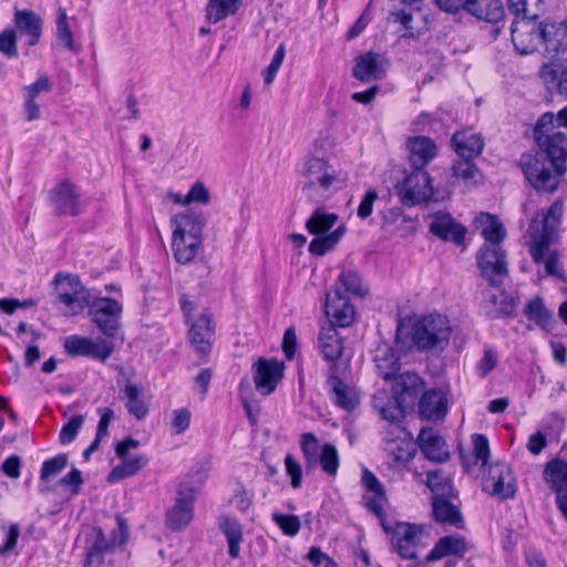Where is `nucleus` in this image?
Instances as JSON below:
<instances>
[{
	"label": "nucleus",
	"instance_id": "nucleus-34",
	"mask_svg": "<svg viewBox=\"0 0 567 567\" xmlns=\"http://www.w3.org/2000/svg\"><path fill=\"white\" fill-rule=\"evenodd\" d=\"M466 11L480 20L497 23L504 17V7L501 0H468Z\"/></svg>",
	"mask_w": 567,
	"mask_h": 567
},
{
	"label": "nucleus",
	"instance_id": "nucleus-14",
	"mask_svg": "<svg viewBox=\"0 0 567 567\" xmlns=\"http://www.w3.org/2000/svg\"><path fill=\"white\" fill-rule=\"evenodd\" d=\"M197 488L183 483L177 489L175 504L167 512V524L174 530L185 528L194 517V502Z\"/></svg>",
	"mask_w": 567,
	"mask_h": 567
},
{
	"label": "nucleus",
	"instance_id": "nucleus-28",
	"mask_svg": "<svg viewBox=\"0 0 567 567\" xmlns=\"http://www.w3.org/2000/svg\"><path fill=\"white\" fill-rule=\"evenodd\" d=\"M539 76L548 90L567 99V59L545 63Z\"/></svg>",
	"mask_w": 567,
	"mask_h": 567
},
{
	"label": "nucleus",
	"instance_id": "nucleus-46",
	"mask_svg": "<svg viewBox=\"0 0 567 567\" xmlns=\"http://www.w3.org/2000/svg\"><path fill=\"white\" fill-rule=\"evenodd\" d=\"M346 233V226L340 225L328 235H316L309 245V251L317 256H323L340 241Z\"/></svg>",
	"mask_w": 567,
	"mask_h": 567
},
{
	"label": "nucleus",
	"instance_id": "nucleus-6",
	"mask_svg": "<svg viewBox=\"0 0 567 567\" xmlns=\"http://www.w3.org/2000/svg\"><path fill=\"white\" fill-rule=\"evenodd\" d=\"M382 525L386 533L391 532L392 545L403 559H417V548L424 546L422 539L426 535L423 526L399 522L390 529L386 525Z\"/></svg>",
	"mask_w": 567,
	"mask_h": 567
},
{
	"label": "nucleus",
	"instance_id": "nucleus-3",
	"mask_svg": "<svg viewBox=\"0 0 567 567\" xmlns=\"http://www.w3.org/2000/svg\"><path fill=\"white\" fill-rule=\"evenodd\" d=\"M563 215V204L554 203L546 214L536 216L530 223L532 245L530 255L536 264H544L545 275L565 281L566 276L563 270L559 255L557 251H550L549 247L554 235L559 226Z\"/></svg>",
	"mask_w": 567,
	"mask_h": 567
},
{
	"label": "nucleus",
	"instance_id": "nucleus-41",
	"mask_svg": "<svg viewBox=\"0 0 567 567\" xmlns=\"http://www.w3.org/2000/svg\"><path fill=\"white\" fill-rule=\"evenodd\" d=\"M318 341L323 358L336 363L334 361L342 353V343L336 328L329 326L322 329L319 333Z\"/></svg>",
	"mask_w": 567,
	"mask_h": 567
},
{
	"label": "nucleus",
	"instance_id": "nucleus-18",
	"mask_svg": "<svg viewBox=\"0 0 567 567\" xmlns=\"http://www.w3.org/2000/svg\"><path fill=\"white\" fill-rule=\"evenodd\" d=\"M80 188L69 181L59 183L50 193V202L58 215L81 214Z\"/></svg>",
	"mask_w": 567,
	"mask_h": 567
},
{
	"label": "nucleus",
	"instance_id": "nucleus-33",
	"mask_svg": "<svg viewBox=\"0 0 567 567\" xmlns=\"http://www.w3.org/2000/svg\"><path fill=\"white\" fill-rule=\"evenodd\" d=\"M481 235L485 239L483 246H502V241L506 236V230L499 219L488 213H481L476 218Z\"/></svg>",
	"mask_w": 567,
	"mask_h": 567
},
{
	"label": "nucleus",
	"instance_id": "nucleus-43",
	"mask_svg": "<svg viewBox=\"0 0 567 567\" xmlns=\"http://www.w3.org/2000/svg\"><path fill=\"white\" fill-rule=\"evenodd\" d=\"M546 50L549 53L567 51V19L561 23H545Z\"/></svg>",
	"mask_w": 567,
	"mask_h": 567
},
{
	"label": "nucleus",
	"instance_id": "nucleus-59",
	"mask_svg": "<svg viewBox=\"0 0 567 567\" xmlns=\"http://www.w3.org/2000/svg\"><path fill=\"white\" fill-rule=\"evenodd\" d=\"M84 417L82 415L73 416L66 424L61 429L59 439L61 444H69L73 442L82 427Z\"/></svg>",
	"mask_w": 567,
	"mask_h": 567
},
{
	"label": "nucleus",
	"instance_id": "nucleus-45",
	"mask_svg": "<svg viewBox=\"0 0 567 567\" xmlns=\"http://www.w3.org/2000/svg\"><path fill=\"white\" fill-rule=\"evenodd\" d=\"M339 216L328 213L324 208H317L306 223L307 230L312 235H324L338 221Z\"/></svg>",
	"mask_w": 567,
	"mask_h": 567
},
{
	"label": "nucleus",
	"instance_id": "nucleus-52",
	"mask_svg": "<svg viewBox=\"0 0 567 567\" xmlns=\"http://www.w3.org/2000/svg\"><path fill=\"white\" fill-rule=\"evenodd\" d=\"M474 158H460L452 166L454 177L462 178L465 182L477 183L481 177L480 169L473 163Z\"/></svg>",
	"mask_w": 567,
	"mask_h": 567
},
{
	"label": "nucleus",
	"instance_id": "nucleus-61",
	"mask_svg": "<svg viewBox=\"0 0 567 567\" xmlns=\"http://www.w3.org/2000/svg\"><path fill=\"white\" fill-rule=\"evenodd\" d=\"M285 54H286L285 44L281 43L277 48V50L271 59L270 64L267 66V69L265 71L264 80H265L266 84H271L274 82V80L284 62Z\"/></svg>",
	"mask_w": 567,
	"mask_h": 567
},
{
	"label": "nucleus",
	"instance_id": "nucleus-57",
	"mask_svg": "<svg viewBox=\"0 0 567 567\" xmlns=\"http://www.w3.org/2000/svg\"><path fill=\"white\" fill-rule=\"evenodd\" d=\"M489 301L495 306L494 312L491 313L492 318L511 316L515 310L514 299L505 291H501L498 295H491Z\"/></svg>",
	"mask_w": 567,
	"mask_h": 567
},
{
	"label": "nucleus",
	"instance_id": "nucleus-12",
	"mask_svg": "<svg viewBox=\"0 0 567 567\" xmlns=\"http://www.w3.org/2000/svg\"><path fill=\"white\" fill-rule=\"evenodd\" d=\"M63 279L69 288H63V284H61V288L58 295V300L65 307L64 313L68 316H74L80 313L84 308H90L91 305V293L90 291L81 284L78 277H73L71 275L62 276L61 274L55 276V281L60 284V280Z\"/></svg>",
	"mask_w": 567,
	"mask_h": 567
},
{
	"label": "nucleus",
	"instance_id": "nucleus-27",
	"mask_svg": "<svg viewBox=\"0 0 567 567\" xmlns=\"http://www.w3.org/2000/svg\"><path fill=\"white\" fill-rule=\"evenodd\" d=\"M470 543L461 535L453 534L441 537L426 556L427 561L440 560L453 556L462 558L470 549Z\"/></svg>",
	"mask_w": 567,
	"mask_h": 567
},
{
	"label": "nucleus",
	"instance_id": "nucleus-23",
	"mask_svg": "<svg viewBox=\"0 0 567 567\" xmlns=\"http://www.w3.org/2000/svg\"><path fill=\"white\" fill-rule=\"evenodd\" d=\"M324 308L326 315L330 319V326L332 327L339 326L346 328L354 320V307L340 290L327 293Z\"/></svg>",
	"mask_w": 567,
	"mask_h": 567
},
{
	"label": "nucleus",
	"instance_id": "nucleus-40",
	"mask_svg": "<svg viewBox=\"0 0 567 567\" xmlns=\"http://www.w3.org/2000/svg\"><path fill=\"white\" fill-rule=\"evenodd\" d=\"M122 392V399L125 401V408L128 413L137 420H143L148 413V405L144 401L143 390L135 383L127 381Z\"/></svg>",
	"mask_w": 567,
	"mask_h": 567
},
{
	"label": "nucleus",
	"instance_id": "nucleus-2",
	"mask_svg": "<svg viewBox=\"0 0 567 567\" xmlns=\"http://www.w3.org/2000/svg\"><path fill=\"white\" fill-rule=\"evenodd\" d=\"M451 333L452 327L446 316L430 313L419 318L411 326L400 319L396 324L395 343L403 351L416 349L439 354L449 346Z\"/></svg>",
	"mask_w": 567,
	"mask_h": 567
},
{
	"label": "nucleus",
	"instance_id": "nucleus-32",
	"mask_svg": "<svg viewBox=\"0 0 567 567\" xmlns=\"http://www.w3.org/2000/svg\"><path fill=\"white\" fill-rule=\"evenodd\" d=\"M377 369L384 380L395 378L400 370V358L394 349L388 343H380L373 355Z\"/></svg>",
	"mask_w": 567,
	"mask_h": 567
},
{
	"label": "nucleus",
	"instance_id": "nucleus-47",
	"mask_svg": "<svg viewBox=\"0 0 567 567\" xmlns=\"http://www.w3.org/2000/svg\"><path fill=\"white\" fill-rule=\"evenodd\" d=\"M374 402L381 417L392 424H399L404 419L406 410H409L406 405H403V402L396 400L394 394L392 399L388 400V402L383 404L379 398H375Z\"/></svg>",
	"mask_w": 567,
	"mask_h": 567
},
{
	"label": "nucleus",
	"instance_id": "nucleus-19",
	"mask_svg": "<svg viewBox=\"0 0 567 567\" xmlns=\"http://www.w3.org/2000/svg\"><path fill=\"white\" fill-rule=\"evenodd\" d=\"M388 65L382 54L365 52L355 58L352 75L362 83L379 81L385 76Z\"/></svg>",
	"mask_w": 567,
	"mask_h": 567
},
{
	"label": "nucleus",
	"instance_id": "nucleus-20",
	"mask_svg": "<svg viewBox=\"0 0 567 567\" xmlns=\"http://www.w3.org/2000/svg\"><path fill=\"white\" fill-rule=\"evenodd\" d=\"M392 388L396 400L403 402L409 409H413L425 390V382L415 372L406 371L396 374Z\"/></svg>",
	"mask_w": 567,
	"mask_h": 567
},
{
	"label": "nucleus",
	"instance_id": "nucleus-21",
	"mask_svg": "<svg viewBox=\"0 0 567 567\" xmlns=\"http://www.w3.org/2000/svg\"><path fill=\"white\" fill-rule=\"evenodd\" d=\"M118 530L113 532L107 538L100 527L93 529V540L87 548V558L92 561L94 556H101L104 553L112 551L117 546L123 545L128 538V527L123 517L117 516Z\"/></svg>",
	"mask_w": 567,
	"mask_h": 567
},
{
	"label": "nucleus",
	"instance_id": "nucleus-31",
	"mask_svg": "<svg viewBox=\"0 0 567 567\" xmlns=\"http://www.w3.org/2000/svg\"><path fill=\"white\" fill-rule=\"evenodd\" d=\"M419 443L424 456L431 461L441 463L449 458L445 441L432 429H422L419 434Z\"/></svg>",
	"mask_w": 567,
	"mask_h": 567
},
{
	"label": "nucleus",
	"instance_id": "nucleus-50",
	"mask_svg": "<svg viewBox=\"0 0 567 567\" xmlns=\"http://www.w3.org/2000/svg\"><path fill=\"white\" fill-rule=\"evenodd\" d=\"M472 443L474 447V461L470 462L465 458L463 460V465L466 472H470L472 466L477 464L478 462L482 463V466H485L489 457V444L487 437L484 434H474L472 436Z\"/></svg>",
	"mask_w": 567,
	"mask_h": 567
},
{
	"label": "nucleus",
	"instance_id": "nucleus-39",
	"mask_svg": "<svg viewBox=\"0 0 567 567\" xmlns=\"http://www.w3.org/2000/svg\"><path fill=\"white\" fill-rule=\"evenodd\" d=\"M544 480L555 494L567 492V462L555 458L547 463Z\"/></svg>",
	"mask_w": 567,
	"mask_h": 567
},
{
	"label": "nucleus",
	"instance_id": "nucleus-10",
	"mask_svg": "<svg viewBox=\"0 0 567 567\" xmlns=\"http://www.w3.org/2000/svg\"><path fill=\"white\" fill-rule=\"evenodd\" d=\"M483 489L502 501L514 498L517 485L511 466L504 462L491 464L484 476Z\"/></svg>",
	"mask_w": 567,
	"mask_h": 567
},
{
	"label": "nucleus",
	"instance_id": "nucleus-7",
	"mask_svg": "<svg viewBox=\"0 0 567 567\" xmlns=\"http://www.w3.org/2000/svg\"><path fill=\"white\" fill-rule=\"evenodd\" d=\"M123 312L122 303L113 298L99 297L92 300L89 313L99 330L109 338H114L120 329Z\"/></svg>",
	"mask_w": 567,
	"mask_h": 567
},
{
	"label": "nucleus",
	"instance_id": "nucleus-42",
	"mask_svg": "<svg viewBox=\"0 0 567 567\" xmlns=\"http://www.w3.org/2000/svg\"><path fill=\"white\" fill-rule=\"evenodd\" d=\"M243 4V0H209L206 6L207 20L218 23L227 17L236 14Z\"/></svg>",
	"mask_w": 567,
	"mask_h": 567
},
{
	"label": "nucleus",
	"instance_id": "nucleus-29",
	"mask_svg": "<svg viewBox=\"0 0 567 567\" xmlns=\"http://www.w3.org/2000/svg\"><path fill=\"white\" fill-rule=\"evenodd\" d=\"M451 144L460 158L478 157L485 145L481 134L468 131L455 132L451 138Z\"/></svg>",
	"mask_w": 567,
	"mask_h": 567
},
{
	"label": "nucleus",
	"instance_id": "nucleus-49",
	"mask_svg": "<svg viewBox=\"0 0 567 567\" xmlns=\"http://www.w3.org/2000/svg\"><path fill=\"white\" fill-rule=\"evenodd\" d=\"M525 315L543 329H549L553 322V315L546 309L540 298H535L526 305Z\"/></svg>",
	"mask_w": 567,
	"mask_h": 567
},
{
	"label": "nucleus",
	"instance_id": "nucleus-38",
	"mask_svg": "<svg viewBox=\"0 0 567 567\" xmlns=\"http://www.w3.org/2000/svg\"><path fill=\"white\" fill-rule=\"evenodd\" d=\"M202 244L203 239H198V237L173 233L172 250L176 261L179 264H189L193 261Z\"/></svg>",
	"mask_w": 567,
	"mask_h": 567
},
{
	"label": "nucleus",
	"instance_id": "nucleus-26",
	"mask_svg": "<svg viewBox=\"0 0 567 567\" xmlns=\"http://www.w3.org/2000/svg\"><path fill=\"white\" fill-rule=\"evenodd\" d=\"M409 161L413 168L424 169L437 155L435 142L427 136H414L406 141Z\"/></svg>",
	"mask_w": 567,
	"mask_h": 567
},
{
	"label": "nucleus",
	"instance_id": "nucleus-13",
	"mask_svg": "<svg viewBox=\"0 0 567 567\" xmlns=\"http://www.w3.org/2000/svg\"><path fill=\"white\" fill-rule=\"evenodd\" d=\"M64 350L70 357H87L104 362L113 353L114 346L101 338L92 340L86 337L70 336L64 340Z\"/></svg>",
	"mask_w": 567,
	"mask_h": 567
},
{
	"label": "nucleus",
	"instance_id": "nucleus-30",
	"mask_svg": "<svg viewBox=\"0 0 567 567\" xmlns=\"http://www.w3.org/2000/svg\"><path fill=\"white\" fill-rule=\"evenodd\" d=\"M173 221L176 225L173 230L174 234L203 239V229L207 221V217L204 212L189 209L177 215Z\"/></svg>",
	"mask_w": 567,
	"mask_h": 567
},
{
	"label": "nucleus",
	"instance_id": "nucleus-58",
	"mask_svg": "<svg viewBox=\"0 0 567 567\" xmlns=\"http://www.w3.org/2000/svg\"><path fill=\"white\" fill-rule=\"evenodd\" d=\"M272 520L287 536L293 537L300 530V519L297 515L274 513Z\"/></svg>",
	"mask_w": 567,
	"mask_h": 567
},
{
	"label": "nucleus",
	"instance_id": "nucleus-56",
	"mask_svg": "<svg viewBox=\"0 0 567 567\" xmlns=\"http://www.w3.org/2000/svg\"><path fill=\"white\" fill-rule=\"evenodd\" d=\"M56 35L61 43L70 51L74 50L73 33L70 29L65 9L59 8L56 19Z\"/></svg>",
	"mask_w": 567,
	"mask_h": 567
},
{
	"label": "nucleus",
	"instance_id": "nucleus-35",
	"mask_svg": "<svg viewBox=\"0 0 567 567\" xmlns=\"http://www.w3.org/2000/svg\"><path fill=\"white\" fill-rule=\"evenodd\" d=\"M432 511L437 523L456 528L464 527L462 513L457 506L451 503L450 497L433 498Z\"/></svg>",
	"mask_w": 567,
	"mask_h": 567
},
{
	"label": "nucleus",
	"instance_id": "nucleus-15",
	"mask_svg": "<svg viewBox=\"0 0 567 567\" xmlns=\"http://www.w3.org/2000/svg\"><path fill=\"white\" fill-rule=\"evenodd\" d=\"M285 364L277 359L260 358L252 365L256 390L262 395L272 393L284 378Z\"/></svg>",
	"mask_w": 567,
	"mask_h": 567
},
{
	"label": "nucleus",
	"instance_id": "nucleus-1",
	"mask_svg": "<svg viewBox=\"0 0 567 567\" xmlns=\"http://www.w3.org/2000/svg\"><path fill=\"white\" fill-rule=\"evenodd\" d=\"M554 128L555 114H542L533 130L537 151L523 153L518 161L526 181L538 194L556 192L567 173V134Z\"/></svg>",
	"mask_w": 567,
	"mask_h": 567
},
{
	"label": "nucleus",
	"instance_id": "nucleus-63",
	"mask_svg": "<svg viewBox=\"0 0 567 567\" xmlns=\"http://www.w3.org/2000/svg\"><path fill=\"white\" fill-rule=\"evenodd\" d=\"M361 482L367 492L375 496H385L383 485L381 484L379 478L368 468L363 470Z\"/></svg>",
	"mask_w": 567,
	"mask_h": 567
},
{
	"label": "nucleus",
	"instance_id": "nucleus-64",
	"mask_svg": "<svg viewBox=\"0 0 567 567\" xmlns=\"http://www.w3.org/2000/svg\"><path fill=\"white\" fill-rule=\"evenodd\" d=\"M184 203L208 204L209 192L203 183L197 182L190 187L189 192L185 196Z\"/></svg>",
	"mask_w": 567,
	"mask_h": 567
},
{
	"label": "nucleus",
	"instance_id": "nucleus-55",
	"mask_svg": "<svg viewBox=\"0 0 567 567\" xmlns=\"http://www.w3.org/2000/svg\"><path fill=\"white\" fill-rule=\"evenodd\" d=\"M68 466V455L58 454L52 458L45 460L42 464L40 478L48 482L59 475Z\"/></svg>",
	"mask_w": 567,
	"mask_h": 567
},
{
	"label": "nucleus",
	"instance_id": "nucleus-54",
	"mask_svg": "<svg viewBox=\"0 0 567 567\" xmlns=\"http://www.w3.org/2000/svg\"><path fill=\"white\" fill-rule=\"evenodd\" d=\"M318 462L323 472L329 475H336L339 468V455L336 446L330 443L323 444Z\"/></svg>",
	"mask_w": 567,
	"mask_h": 567
},
{
	"label": "nucleus",
	"instance_id": "nucleus-8",
	"mask_svg": "<svg viewBox=\"0 0 567 567\" xmlns=\"http://www.w3.org/2000/svg\"><path fill=\"white\" fill-rule=\"evenodd\" d=\"M398 195L404 206L413 207L431 198V177L424 169L414 168L396 185Z\"/></svg>",
	"mask_w": 567,
	"mask_h": 567
},
{
	"label": "nucleus",
	"instance_id": "nucleus-44",
	"mask_svg": "<svg viewBox=\"0 0 567 567\" xmlns=\"http://www.w3.org/2000/svg\"><path fill=\"white\" fill-rule=\"evenodd\" d=\"M507 8L516 19L534 21L544 11L543 0H507Z\"/></svg>",
	"mask_w": 567,
	"mask_h": 567
},
{
	"label": "nucleus",
	"instance_id": "nucleus-11",
	"mask_svg": "<svg viewBox=\"0 0 567 567\" xmlns=\"http://www.w3.org/2000/svg\"><path fill=\"white\" fill-rule=\"evenodd\" d=\"M187 324L189 326V342L195 352L200 355L199 363H205L208 361L215 338L213 315L208 309H205L195 320Z\"/></svg>",
	"mask_w": 567,
	"mask_h": 567
},
{
	"label": "nucleus",
	"instance_id": "nucleus-24",
	"mask_svg": "<svg viewBox=\"0 0 567 567\" xmlns=\"http://www.w3.org/2000/svg\"><path fill=\"white\" fill-rule=\"evenodd\" d=\"M430 231L444 241L462 245L466 228L457 223L449 213L439 212L432 216Z\"/></svg>",
	"mask_w": 567,
	"mask_h": 567
},
{
	"label": "nucleus",
	"instance_id": "nucleus-36",
	"mask_svg": "<svg viewBox=\"0 0 567 567\" xmlns=\"http://www.w3.org/2000/svg\"><path fill=\"white\" fill-rule=\"evenodd\" d=\"M218 527L227 539L228 554L233 559L240 555V545L244 540L243 527L238 519L229 516H220Z\"/></svg>",
	"mask_w": 567,
	"mask_h": 567
},
{
	"label": "nucleus",
	"instance_id": "nucleus-4",
	"mask_svg": "<svg viewBox=\"0 0 567 567\" xmlns=\"http://www.w3.org/2000/svg\"><path fill=\"white\" fill-rule=\"evenodd\" d=\"M422 0H400L401 9L392 11L390 17L400 23L405 33L402 38L416 39L429 30V16L420 7ZM468 0H435L437 7L447 13H457L465 10Z\"/></svg>",
	"mask_w": 567,
	"mask_h": 567
},
{
	"label": "nucleus",
	"instance_id": "nucleus-53",
	"mask_svg": "<svg viewBox=\"0 0 567 567\" xmlns=\"http://www.w3.org/2000/svg\"><path fill=\"white\" fill-rule=\"evenodd\" d=\"M339 281L346 291L352 293L353 296L362 298L368 293V289L363 286L362 279L357 271H342L339 276Z\"/></svg>",
	"mask_w": 567,
	"mask_h": 567
},
{
	"label": "nucleus",
	"instance_id": "nucleus-62",
	"mask_svg": "<svg viewBox=\"0 0 567 567\" xmlns=\"http://www.w3.org/2000/svg\"><path fill=\"white\" fill-rule=\"evenodd\" d=\"M52 83L48 74H41L38 80L31 85L24 86V95L31 99H37L40 93L50 92Z\"/></svg>",
	"mask_w": 567,
	"mask_h": 567
},
{
	"label": "nucleus",
	"instance_id": "nucleus-51",
	"mask_svg": "<svg viewBox=\"0 0 567 567\" xmlns=\"http://www.w3.org/2000/svg\"><path fill=\"white\" fill-rule=\"evenodd\" d=\"M300 447L307 467L316 466L320 454L319 451L321 452L320 444L316 435L312 433H303L300 440Z\"/></svg>",
	"mask_w": 567,
	"mask_h": 567
},
{
	"label": "nucleus",
	"instance_id": "nucleus-60",
	"mask_svg": "<svg viewBox=\"0 0 567 567\" xmlns=\"http://www.w3.org/2000/svg\"><path fill=\"white\" fill-rule=\"evenodd\" d=\"M0 52L7 58L18 56L17 35L13 29H6L0 33Z\"/></svg>",
	"mask_w": 567,
	"mask_h": 567
},
{
	"label": "nucleus",
	"instance_id": "nucleus-9",
	"mask_svg": "<svg viewBox=\"0 0 567 567\" xmlns=\"http://www.w3.org/2000/svg\"><path fill=\"white\" fill-rule=\"evenodd\" d=\"M476 260L482 276L491 286L503 285L508 275L506 251L503 246H482L476 254Z\"/></svg>",
	"mask_w": 567,
	"mask_h": 567
},
{
	"label": "nucleus",
	"instance_id": "nucleus-17",
	"mask_svg": "<svg viewBox=\"0 0 567 567\" xmlns=\"http://www.w3.org/2000/svg\"><path fill=\"white\" fill-rule=\"evenodd\" d=\"M138 445L140 442L132 437H127L116 444L115 453L118 457L123 458V461L111 471V481H118L131 477L147 464V458L144 455L127 457L128 451L131 449H136Z\"/></svg>",
	"mask_w": 567,
	"mask_h": 567
},
{
	"label": "nucleus",
	"instance_id": "nucleus-37",
	"mask_svg": "<svg viewBox=\"0 0 567 567\" xmlns=\"http://www.w3.org/2000/svg\"><path fill=\"white\" fill-rule=\"evenodd\" d=\"M17 28L28 37V44L35 45L42 33V19L31 10H18L14 16Z\"/></svg>",
	"mask_w": 567,
	"mask_h": 567
},
{
	"label": "nucleus",
	"instance_id": "nucleus-16",
	"mask_svg": "<svg viewBox=\"0 0 567 567\" xmlns=\"http://www.w3.org/2000/svg\"><path fill=\"white\" fill-rule=\"evenodd\" d=\"M530 22L524 23L522 29H519L517 27L518 22L515 20L511 27L513 44L524 55L535 52L542 43L546 45L545 23L536 25Z\"/></svg>",
	"mask_w": 567,
	"mask_h": 567
},
{
	"label": "nucleus",
	"instance_id": "nucleus-5",
	"mask_svg": "<svg viewBox=\"0 0 567 567\" xmlns=\"http://www.w3.org/2000/svg\"><path fill=\"white\" fill-rule=\"evenodd\" d=\"M302 175L307 179L302 192L315 200H319L318 197H327L326 193H329L339 183L336 168L324 158L316 156L306 161Z\"/></svg>",
	"mask_w": 567,
	"mask_h": 567
},
{
	"label": "nucleus",
	"instance_id": "nucleus-48",
	"mask_svg": "<svg viewBox=\"0 0 567 567\" xmlns=\"http://www.w3.org/2000/svg\"><path fill=\"white\" fill-rule=\"evenodd\" d=\"M426 485L433 493V498H445L453 496V483L440 471H430L426 475Z\"/></svg>",
	"mask_w": 567,
	"mask_h": 567
},
{
	"label": "nucleus",
	"instance_id": "nucleus-25",
	"mask_svg": "<svg viewBox=\"0 0 567 567\" xmlns=\"http://www.w3.org/2000/svg\"><path fill=\"white\" fill-rule=\"evenodd\" d=\"M447 398L443 390L432 388L424 390L417 401L419 414L429 421L443 420L447 413Z\"/></svg>",
	"mask_w": 567,
	"mask_h": 567
},
{
	"label": "nucleus",
	"instance_id": "nucleus-22",
	"mask_svg": "<svg viewBox=\"0 0 567 567\" xmlns=\"http://www.w3.org/2000/svg\"><path fill=\"white\" fill-rule=\"evenodd\" d=\"M327 385L331 393L332 401L340 409L351 412L359 405L360 398L357 390L344 383L337 375V363H331L329 368Z\"/></svg>",
	"mask_w": 567,
	"mask_h": 567
}]
</instances>
